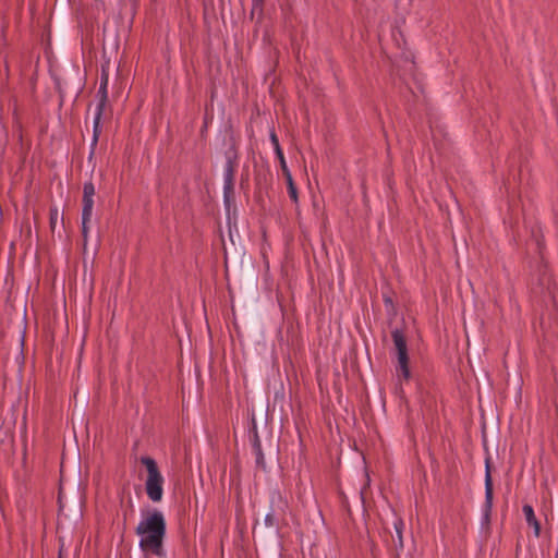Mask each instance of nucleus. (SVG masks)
<instances>
[{"label":"nucleus","mask_w":558,"mask_h":558,"mask_svg":"<svg viewBox=\"0 0 558 558\" xmlns=\"http://www.w3.org/2000/svg\"><path fill=\"white\" fill-rule=\"evenodd\" d=\"M283 175L286 178L289 196L294 204H298L299 203V193H298L296 185L293 181L292 174L290 172V173H287Z\"/></svg>","instance_id":"10"},{"label":"nucleus","mask_w":558,"mask_h":558,"mask_svg":"<svg viewBox=\"0 0 558 558\" xmlns=\"http://www.w3.org/2000/svg\"><path fill=\"white\" fill-rule=\"evenodd\" d=\"M82 203V216H84L85 221H90L94 207V197H83Z\"/></svg>","instance_id":"12"},{"label":"nucleus","mask_w":558,"mask_h":558,"mask_svg":"<svg viewBox=\"0 0 558 558\" xmlns=\"http://www.w3.org/2000/svg\"><path fill=\"white\" fill-rule=\"evenodd\" d=\"M108 81H109L108 73L105 69H102L101 77H100V85H99V89L97 93L98 105H100V107H106L107 101H108V92H107Z\"/></svg>","instance_id":"7"},{"label":"nucleus","mask_w":558,"mask_h":558,"mask_svg":"<svg viewBox=\"0 0 558 558\" xmlns=\"http://www.w3.org/2000/svg\"><path fill=\"white\" fill-rule=\"evenodd\" d=\"M276 156H277V158L279 159L280 168H281L282 173H283V174L290 173V170H289V168H288V166H287V162H286V159H284V155H283L282 149L277 150V151H276Z\"/></svg>","instance_id":"17"},{"label":"nucleus","mask_w":558,"mask_h":558,"mask_svg":"<svg viewBox=\"0 0 558 558\" xmlns=\"http://www.w3.org/2000/svg\"><path fill=\"white\" fill-rule=\"evenodd\" d=\"M95 185L92 181L85 182L83 186V197H94Z\"/></svg>","instance_id":"16"},{"label":"nucleus","mask_w":558,"mask_h":558,"mask_svg":"<svg viewBox=\"0 0 558 558\" xmlns=\"http://www.w3.org/2000/svg\"><path fill=\"white\" fill-rule=\"evenodd\" d=\"M494 499V484L490 472L489 459H486L485 468V504H484V519L489 521Z\"/></svg>","instance_id":"5"},{"label":"nucleus","mask_w":558,"mask_h":558,"mask_svg":"<svg viewBox=\"0 0 558 558\" xmlns=\"http://www.w3.org/2000/svg\"><path fill=\"white\" fill-rule=\"evenodd\" d=\"M58 218H59L58 209L51 208L50 209V228L52 231L56 229Z\"/></svg>","instance_id":"19"},{"label":"nucleus","mask_w":558,"mask_h":558,"mask_svg":"<svg viewBox=\"0 0 558 558\" xmlns=\"http://www.w3.org/2000/svg\"><path fill=\"white\" fill-rule=\"evenodd\" d=\"M88 223H89V221H85L84 216H82V236H83V241H84V248L86 247V244H87Z\"/></svg>","instance_id":"20"},{"label":"nucleus","mask_w":558,"mask_h":558,"mask_svg":"<svg viewBox=\"0 0 558 558\" xmlns=\"http://www.w3.org/2000/svg\"><path fill=\"white\" fill-rule=\"evenodd\" d=\"M270 141H271V144L274 145L275 153H276L277 150H280V149H281L280 144H279V140H278V136H277V134H276V132H275V131H271V132H270Z\"/></svg>","instance_id":"21"},{"label":"nucleus","mask_w":558,"mask_h":558,"mask_svg":"<svg viewBox=\"0 0 558 558\" xmlns=\"http://www.w3.org/2000/svg\"><path fill=\"white\" fill-rule=\"evenodd\" d=\"M522 510H523V513H524L527 524L530 526H533L535 535L538 536L539 532H541V525L534 514V510H533L532 506L524 505Z\"/></svg>","instance_id":"8"},{"label":"nucleus","mask_w":558,"mask_h":558,"mask_svg":"<svg viewBox=\"0 0 558 558\" xmlns=\"http://www.w3.org/2000/svg\"><path fill=\"white\" fill-rule=\"evenodd\" d=\"M234 198V183H223V199L227 207Z\"/></svg>","instance_id":"14"},{"label":"nucleus","mask_w":558,"mask_h":558,"mask_svg":"<svg viewBox=\"0 0 558 558\" xmlns=\"http://www.w3.org/2000/svg\"><path fill=\"white\" fill-rule=\"evenodd\" d=\"M250 421H251L250 422L251 442H252V447H254V446H256V441H257V444H260L254 412L251 413Z\"/></svg>","instance_id":"13"},{"label":"nucleus","mask_w":558,"mask_h":558,"mask_svg":"<svg viewBox=\"0 0 558 558\" xmlns=\"http://www.w3.org/2000/svg\"><path fill=\"white\" fill-rule=\"evenodd\" d=\"M385 302H386V303H391V299H390V298H386V299H385Z\"/></svg>","instance_id":"22"},{"label":"nucleus","mask_w":558,"mask_h":558,"mask_svg":"<svg viewBox=\"0 0 558 558\" xmlns=\"http://www.w3.org/2000/svg\"><path fill=\"white\" fill-rule=\"evenodd\" d=\"M402 530H403L402 520H398L397 522H395L396 536L392 535V542L395 544L396 549L403 548Z\"/></svg>","instance_id":"11"},{"label":"nucleus","mask_w":558,"mask_h":558,"mask_svg":"<svg viewBox=\"0 0 558 558\" xmlns=\"http://www.w3.org/2000/svg\"><path fill=\"white\" fill-rule=\"evenodd\" d=\"M226 167H225V182L234 183V175L238 168V149L235 143L232 142L230 147L225 153Z\"/></svg>","instance_id":"6"},{"label":"nucleus","mask_w":558,"mask_h":558,"mask_svg":"<svg viewBox=\"0 0 558 558\" xmlns=\"http://www.w3.org/2000/svg\"><path fill=\"white\" fill-rule=\"evenodd\" d=\"M104 110H105V107H100V105H97L96 114L94 118L93 142H92L93 147H95L97 145L99 135L101 133L100 119L104 113Z\"/></svg>","instance_id":"9"},{"label":"nucleus","mask_w":558,"mask_h":558,"mask_svg":"<svg viewBox=\"0 0 558 558\" xmlns=\"http://www.w3.org/2000/svg\"><path fill=\"white\" fill-rule=\"evenodd\" d=\"M252 2H253V8H252L251 15L253 16L256 11H258L259 14H263V7H264L265 0H252Z\"/></svg>","instance_id":"18"},{"label":"nucleus","mask_w":558,"mask_h":558,"mask_svg":"<svg viewBox=\"0 0 558 558\" xmlns=\"http://www.w3.org/2000/svg\"><path fill=\"white\" fill-rule=\"evenodd\" d=\"M546 280H547V286H549L550 278H549V277H547V278H546Z\"/></svg>","instance_id":"23"},{"label":"nucleus","mask_w":558,"mask_h":558,"mask_svg":"<svg viewBox=\"0 0 558 558\" xmlns=\"http://www.w3.org/2000/svg\"><path fill=\"white\" fill-rule=\"evenodd\" d=\"M59 558H62L61 555H59Z\"/></svg>","instance_id":"24"},{"label":"nucleus","mask_w":558,"mask_h":558,"mask_svg":"<svg viewBox=\"0 0 558 558\" xmlns=\"http://www.w3.org/2000/svg\"><path fill=\"white\" fill-rule=\"evenodd\" d=\"M391 337L398 355L397 372L399 376L408 380L410 378V368L407 339L404 332L401 329L396 328L395 330H392Z\"/></svg>","instance_id":"3"},{"label":"nucleus","mask_w":558,"mask_h":558,"mask_svg":"<svg viewBox=\"0 0 558 558\" xmlns=\"http://www.w3.org/2000/svg\"><path fill=\"white\" fill-rule=\"evenodd\" d=\"M141 536L140 548L145 554L163 557V539L166 536V520L158 510H153L144 517L135 529Z\"/></svg>","instance_id":"1"},{"label":"nucleus","mask_w":558,"mask_h":558,"mask_svg":"<svg viewBox=\"0 0 558 558\" xmlns=\"http://www.w3.org/2000/svg\"><path fill=\"white\" fill-rule=\"evenodd\" d=\"M270 510L265 517V524L274 526L280 519H283L288 510V501L279 490H274L269 497Z\"/></svg>","instance_id":"4"},{"label":"nucleus","mask_w":558,"mask_h":558,"mask_svg":"<svg viewBox=\"0 0 558 558\" xmlns=\"http://www.w3.org/2000/svg\"><path fill=\"white\" fill-rule=\"evenodd\" d=\"M140 461L147 470V478L145 482L146 494L151 501L158 502L161 500L163 494V478L157 462L148 456L142 457Z\"/></svg>","instance_id":"2"},{"label":"nucleus","mask_w":558,"mask_h":558,"mask_svg":"<svg viewBox=\"0 0 558 558\" xmlns=\"http://www.w3.org/2000/svg\"><path fill=\"white\" fill-rule=\"evenodd\" d=\"M253 449H254V452L256 456V464L259 468L265 469V458H264V453L262 450V444L256 442V446H254Z\"/></svg>","instance_id":"15"}]
</instances>
